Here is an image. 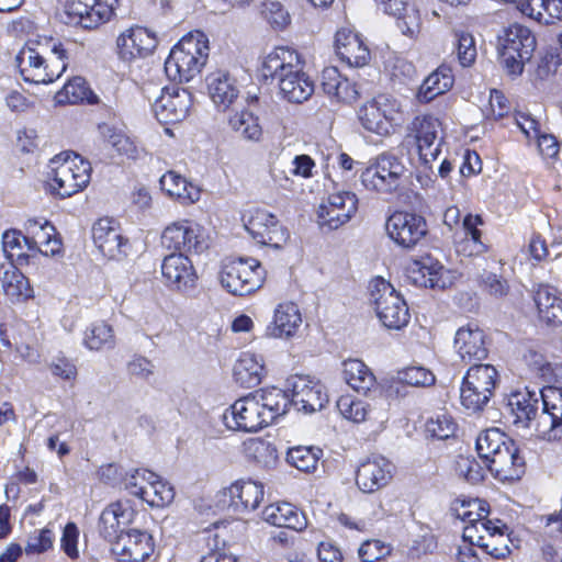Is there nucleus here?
<instances>
[{"label": "nucleus", "instance_id": "obj_7", "mask_svg": "<svg viewBox=\"0 0 562 562\" xmlns=\"http://www.w3.org/2000/svg\"><path fill=\"white\" fill-rule=\"evenodd\" d=\"M501 61L512 75L522 72L524 65L532 57L536 37L531 31L520 24H512L498 36Z\"/></svg>", "mask_w": 562, "mask_h": 562}, {"label": "nucleus", "instance_id": "obj_29", "mask_svg": "<svg viewBox=\"0 0 562 562\" xmlns=\"http://www.w3.org/2000/svg\"><path fill=\"white\" fill-rule=\"evenodd\" d=\"M336 53L349 66L362 67L370 59V50L360 35L350 29L342 27L335 36Z\"/></svg>", "mask_w": 562, "mask_h": 562}, {"label": "nucleus", "instance_id": "obj_9", "mask_svg": "<svg viewBox=\"0 0 562 562\" xmlns=\"http://www.w3.org/2000/svg\"><path fill=\"white\" fill-rule=\"evenodd\" d=\"M59 160L56 158L52 161L56 167L53 168L54 176L49 186L60 198H69L89 184L92 168L90 162L78 154H67L61 162Z\"/></svg>", "mask_w": 562, "mask_h": 562}, {"label": "nucleus", "instance_id": "obj_56", "mask_svg": "<svg viewBox=\"0 0 562 562\" xmlns=\"http://www.w3.org/2000/svg\"><path fill=\"white\" fill-rule=\"evenodd\" d=\"M477 283L483 292L495 299L504 297L509 292L507 280L491 271H483L479 276Z\"/></svg>", "mask_w": 562, "mask_h": 562}, {"label": "nucleus", "instance_id": "obj_45", "mask_svg": "<svg viewBox=\"0 0 562 562\" xmlns=\"http://www.w3.org/2000/svg\"><path fill=\"white\" fill-rule=\"evenodd\" d=\"M83 345L93 351L114 348L115 336L113 328L105 322L91 324L85 331Z\"/></svg>", "mask_w": 562, "mask_h": 562}, {"label": "nucleus", "instance_id": "obj_38", "mask_svg": "<svg viewBox=\"0 0 562 562\" xmlns=\"http://www.w3.org/2000/svg\"><path fill=\"white\" fill-rule=\"evenodd\" d=\"M161 189L182 204H193L200 200V189L175 171H168L160 178Z\"/></svg>", "mask_w": 562, "mask_h": 562}, {"label": "nucleus", "instance_id": "obj_11", "mask_svg": "<svg viewBox=\"0 0 562 562\" xmlns=\"http://www.w3.org/2000/svg\"><path fill=\"white\" fill-rule=\"evenodd\" d=\"M358 119L368 132L387 136L400 123L401 105L395 99L381 94L360 106Z\"/></svg>", "mask_w": 562, "mask_h": 562}, {"label": "nucleus", "instance_id": "obj_18", "mask_svg": "<svg viewBox=\"0 0 562 562\" xmlns=\"http://www.w3.org/2000/svg\"><path fill=\"white\" fill-rule=\"evenodd\" d=\"M160 269L164 283L171 291L187 293L195 288L198 274L187 255L171 254L166 256Z\"/></svg>", "mask_w": 562, "mask_h": 562}, {"label": "nucleus", "instance_id": "obj_41", "mask_svg": "<svg viewBox=\"0 0 562 562\" xmlns=\"http://www.w3.org/2000/svg\"><path fill=\"white\" fill-rule=\"evenodd\" d=\"M342 367L346 383L358 393L367 394L375 385V376L363 361L349 359Z\"/></svg>", "mask_w": 562, "mask_h": 562}, {"label": "nucleus", "instance_id": "obj_5", "mask_svg": "<svg viewBox=\"0 0 562 562\" xmlns=\"http://www.w3.org/2000/svg\"><path fill=\"white\" fill-rule=\"evenodd\" d=\"M266 271L255 258H235L223 261L220 281L224 289L234 295H248L259 290Z\"/></svg>", "mask_w": 562, "mask_h": 562}, {"label": "nucleus", "instance_id": "obj_2", "mask_svg": "<svg viewBox=\"0 0 562 562\" xmlns=\"http://www.w3.org/2000/svg\"><path fill=\"white\" fill-rule=\"evenodd\" d=\"M479 457L494 476L502 482L519 480L525 473V459L515 442L498 428L479 434L475 440Z\"/></svg>", "mask_w": 562, "mask_h": 562}, {"label": "nucleus", "instance_id": "obj_19", "mask_svg": "<svg viewBox=\"0 0 562 562\" xmlns=\"http://www.w3.org/2000/svg\"><path fill=\"white\" fill-rule=\"evenodd\" d=\"M414 140L417 146L419 160L429 165L437 159L441 147V123L431 115L417 116L413 121Z\"/></svg>", "mask_w": 562, "mask_h": 562}, {"label": "nucleus", "instance_id": "obj_30", "mask_svg": "<svg viewBox=\"0 0 562 562\" xmlns=\"http://www.w3.org/2000/svg\"><path fill=\"white\" fill-rule=\"evenodd\" d=\"M205 83L211 100L218 109H228L239 95L236 79L225 69L210 72L205 77Z\"/></svg>", "mask_w": 562, "mask_h": 562}, {"label": "nucleus", "instance_id": "obj_8", "mask_svg": "<svg viewBox=\"0 0 562 562\" xmlns=\"http://www.w3.org/2000/svg\"><path fill=\"white\" fill-rule=\"evenodd\" d=\"M498 373L492 364L475 363L469 368L460 387L462 406L476 413L490 402L496 387Z\"/></svg>", "mask_w": 562, "mask_h": 562}, {"label": "nucleus", "instance_id": "obj_33", "mask_svg": "<svg viewBox=\"0 0 562 562\" xmlns=\"http://www.w3.org/2000/svg\"><path fill=\"white\" fill-rule=\"evenodd\" d=\"M251 394L256 396L267 425L283 416L291 406L288 392L276 386L260 389Z\"/></svg>", "mask_w": 562, "mask_h": 562}, {"label": "nucleus", "instance_id": "obj_47", "mask_svg": "<svg viewBox=\"0 0 562 562\" xmlns=\"http://www.w3.org/2000/svg\"><path fill=\"white\" fill-rule=\"evenodd\" d=\"M117 4L119 0H93L92 2H87V14L80 21V26L91 30L108 22L113 14L114 7Z\"/></svg>", "mask_w": 562, "mask_h": 562}, {"label": "nucleus", "instance_id": "obj_62", "mask_svg": "<svg viewBox=\"0 0 562 562\" xmlns=\"http://www.w3.org/2000/svg\"><path fill=\"white\" fill-rule=\"evenodd\" d=\"M148 488L154 491L151 499L153 507H165L175 498L173 487L162 481L157 474H155V480H150Z\"/></svg>", "mask_w": 562, "mask_h": 562}, {"label": "nucleus", "instance_id": "obj_49", "mask_svg": "<svg viewBox=\"0 0 562 562\" xmlns=\"http://www.w3.org/2000/svg\"><path fill=\"white\" fill-rule=\"evenodd\" d=\"M228 124L233 131L248 140H259L262 135L258 119L247 110L236 112L229 116Z\"/></svg>", "mask_w": 562, "mask_h": 562}, {"label": "nucleus", "instance_id": "obj_25", "mask_svg": "<svg viewBox=\"0 0 562 562\" xmlns=\"http://www.w3.org/2000/svg\"><path fill=\"white\" fill-rule=\"evenodd\" d=\"M92 238L104 257L121 260L126 256L127 239L123 237L113 220H98L92 226Z\"/></svg>", "mask_w": 562, "mask_h": 562}, {"label": "nucleus", "instance_id": "obj_44", "mask_svg": "<svg viewBox=\"0 0 562 562\" xmlns=\"http://www.w3.org/2000/svg\"><path fill=\"white\" fill-rule=\"evenodd\" d=\"M2 286L12 300L23 302L33 297V289L29 279L15 266H12L3 272Z\"/></svg>", "mask_w": 562, "mask_h": 562}, {"label": "nucleus", "instance_id": "obj_34", "mask_svg": "<svg viewBox=\"0 0 562 562\" xmlns=\"http://www.w3.org/2000/svg\"><path fill=\"white\" fill-rule=\"evenodd\" d=\"M263 519L270 525L302 531L307 526L303 512L290 503L271 504L262 512Z\"/></svg>", "mask_w": 562, "mask_h": 562}, {"label": "nucleus", "instance_id": "obj_20", "mask_svg": "<svg viewBox=\"0 0 562 562\" xmlns=\"http://www.w3.org/2000/svg\"><path fill=\"white\" fill-rule=\"evenodd\" d=\"M223 419L229 429L245 432H254L268 426L252 394L235 401L224 413Z\"/></svg>", "mask_w": 562, "mask_h": 562}, {"label": "nucleus", "instance_id": "obj_57", "mask_svg": "<svg viewBox=\"0 0 562 562\" xmlns=\"http://www.w3.org/2000/svg\"><path fill=\"white\" fill-rule=\"evenodd\" d=\"M457 424L446 413L437 414L426 423V431L436 439L446 440L454 435Z\"/></svg>", "mask_w": 562, "mask_h": 562}, {"label": "nucleus", "instance_id": "obj_35", "mask_svg": "<svg viewBox=\"0 0 562 562\" xmlns=\"http://www.w3.org/2000/svg\"><path fill=\"white\" fill-rule=\"evenodd\" d=\"M452 512L457 518L468 524L463 529V539L473 543L479 522L488 515V504L477 498L457 501Z\"/></svg>", "mask_w": 562, "mask_h": 562}, {"label": "nucleus", "instance_id": "obj_63", "mask_svg": "<svg viewBox=\"0 0 562 562\" xmlns=\"http://www.w3.org/2000/svg\"><path fill=\"white\" fill-rule=\"evenodd\" d=\"M400 380L412 386H430L435 382V375L423 367H409L400 373Z\"/></svg>", "mask_w": 562, "mask_h": 562}, {"label": "nucleus", "instance_id": "obj_54", "mask_svg": "<svg viewBox=\"0 0 562 562\" xmlns=\"http://www.w3.org/2000/svg\"><path fill=\"white\" fill-rule=\"evenodd\" d=\"M89 89L86 81L81 77H75L64 85L63 89L56 93V101L58 103H79L88 100Z\"/></svg>", "mask_w": 562, "mask_h": 562}, {"label": "nucleus", "instance_id": "obj_13", "mask_svg": "<svg viewBox=\"0 0 562 562\" xmlns=\"http://www.w3.org/2000/svg\"><path fill=\"white\" fill-rule=\"evenodd\" d=\"M540 397L537 436L547 441H562V389L547 386L540 391Z\"/></svg>", "mask_w": 562, "mask_h": 562}, {"label": "nucleus", "instance_id": "obj_36", "mask_svg": "<svg viewBox=\"0 0 562 562\" xmlns=\"http://www.w3.org/2000/svg\"><path fill=\"white\" fill-rule=\"evenodd\" d=\"M265 363L261 356L252 352H243L236 360L233 376L243 387H254L261 383L265 375Z\"/></svg>", "mask_w": 562, "mask_h": 562}, {"label": "nucleus", "instance_id": "obj_64", "mask_svg": "<svg viewBox=\"0 0 562 562\" xmlns=\"http://www.w3.org/2000/svg\"><path fill=\"white\" fill-rule=\"evenodd\" d=\"M390 552V547L380 540H367L358 550L359 558L362 562H376L389 555Z\"/></svg>", "mask_w": 562, "mask_h": 562}, {"label": "nucleus", "instance_id": "obj_37", "mask_svg": "<svg viewBox=\"0 0 562 562\" xmlns=\"http://www.w3.org/2000/svg\"><path fill=\"white\" fill-rule=\"evenodd\" d=\"M322 88L327 95L340 102L350 103L359 97L358 86L348 78L342 77L335 67L323 70Z\"/></svg>", "mask_w": 562, "mask_h": 562}, {"label": "nucleus", "instance_id": "obj_52", "mask_svg": "<svg viewBox=\"0 0 562 562\" xmlns=\"http://www.w3.org/2000/svg\"><path fill=\"white\" fill-rule=\"evenodd\" d=\"M23 235L20 231L10 229L2 235V248L5 257L18 265L26 263L30 255L23 251Z\"/></svg>", "mask_w": 562, "mask_h": 562}, {"label": "nucleus", "instance_id": "obj_4", "mask_svg": "<svg viewBox=\"0 0 562 562\" xmlns=\"http://www.w3.org/2000/svg\"><path fill=\"white\" fill-rule=\"evenodd\" d=\"M209 50V40L203 32L189 33L171 49L165 63L166 74L173 80L190 81L201 72Z\"/></svg>", "mask_w": 562, "mask_h": 562}, {"label": "nucleus", "instance_id": "obj_17", "mask_svg": "<svg viewBox=\"0 0 562 562\" xmlns=\"http://www.w3.org/2000/svg\"><path fill=\"white\" fill-rule=\"evenodd\" d=\"M385 226L390 238L403 248L414 247L427 234L426 220L411 212L393 213Z\"/></svg>", "mask_w": 562, "mask_h": 562}, {"label": "nucleus", "instance_id": "obj_16", "mask_svg": "<svg viewBox=\"0 0 562 562\" xmlns=\"http://www.w3.org/2000/svg\"><path fill=\"white\" fill-rule=\"evenodd\" d=\"M192 106V94L188 89L177 86L165 87L155 99L151 108L156 119L162 124L183 121Z\"/></svg>", "mask_w": 562, "mask_h": 562}, {"label": "nucleus", "instance_id": "obj_21", "mask_svg": "<svg viewBox=\"0 0 562 562\" xmlns=\"http://www.w3.org/2000/svg\"><path fill=\"white\" fill-rule=\"evenodd\" d=\"M153 552V537L139 529L121 531L112 543V553L119 562H145Z\"/></svg>", "mask_w": 562, "mask_h": 562}, {"label": "nucleus", "instance_id": "obj_58", "mask_svg": "<svg viewBox=\"0 0 562 562\" xmlns=\"http://www.w3.org/2000/svg\"><path fill=\"white\" fill-rule=\"evenodd\" d=\"M337 407L344 418L353 423L364 422L369 412L368 405L364 402L355 400L351 396H341L337 401Z\"/></svg>", "mask_w": 562, "mask_h": 562}, {"label": "nucleus", "instance_id": "obj_14", "mask_svg": "<svg viewBox=\"0 0 562 562\" xmlns=\"http://www.w3.org/2000/svg\"><path fill=\"white\" fill-rule=\"evenodd\" d=\"M288 390L291 392L290 403L299 412L305 414L315 413L328 403V395L324 385L310 375H293L286 380Z\"/></svg>", "mask_w": 562, "mask_h": 562}, {"label": "nucleus", "instance_id": "obj_32", "mask_svg": "<svg viewBox=\"0 0 562 562\" xmlns=\"http://www.w3.org/2000/svg\"><path fill=\"white\" fill-rule=\"evenodd\" d=\"M533 301L542 323L549 326L562 325V296L557 289L540 284L535 292Z\"/></svg>", "mask_w": 562, "mask_h": 562}, {"label": "nucleus", "instance_id": "obj_61", "mask_svg": "<svg viewBox=\"0 0 562 562\" xmlns=\"http://www.w3.org/2000/svg\"><path fill=\"white\" fill-rule=\"evenodd\" d=\"M327 203H322L318 207V224L322 227H327L330 231L337 229L351 220L345 213L337 211L334 207H328Z\"/></svg>", "mask_w": 562, "mask_h": 562}, {"label": "nucleus", "instance_id": "obj_15", "mask_svg": "<svg viewBox=\"0 0 562 562\" xmlns=\"http://www.w3.org/2000/svg\"><path fill=\"white\" fill-rule=\"evenodd\" d=\"M244 226L257 243L273 248H281L289 237L277 217L262 209L249 211L244 216Z\"/></svg>", "mask_w": 562, "mask_h": 562}, {"label": "nucleus", "instance_id": "obj_1", "mask_svg": "<svg viewBox=\"0 0 562 562\" xmlns=\"http://www.w3.org/2000/svg\"><path fill=\"white\" fill-rule=\"evenodd\" d=\"M262 76L278 81L279 93L290 103H303L314 93L315 85L304 71L300 54L289 47H277L262 61Z\"/></svg>", "mask_w": 562, "mask_h": 562}, {"label": "nucleus", "instance_id": "obj_23", "mask_svg": "<svg viewBox=\"0 0 562 562\" xmlns=\"http://www.w3.org/2000/svg\"><path fill=\"white\" fill-rule=\"evenodd\" d=\"M393 464L382 456L361 461L356 471V484L363 493H373L386 486L393 476Z\"/></svg>", "mask_w": 562, "mask_h": 562}, {"label": "nucleus", "instance_id": "obj_12", "mask_svg": "<svg viewBox=\"0 0 562 562\" xmlns=\"http://www.w3.org/2000/svg\"><path fill=\"white\" fill-rule=\"evenodd\" d=\"M161 245L177 254H201L209 248V236L202 225L191 220H180L165 227Z\"/></svg>", "mask_w": 562, "mask_h": 562}, {"label": "nucleus", "instance_id": "obj_50", "mask_svg": "<svg viewBox=\"0 0 562 562\" xmlns=\"http://www.w3.org/2000/svg\"><path fill=\"white\" fill-rule=\"evenodd\" d=\"M245 452L249 459H252L262 467H271L278 460L276 447L261 438H252L246 441Z\"/></svg>", "mask_w": 562, "mask_h": 562}, {"label": "nucleus", "instance_id": "obj_27", "mask_svg": "<svg viewBox=\"0 0 562 562\" xmlns=\"http://www.w3.org/2000/svg\"><path fill=\"white\" fill-rule=\"evenodd\" d=\"M540 406V392L537 393L528 389L512 393L507 403L513 424L524 428L533 426L536 429Z\"/></svg>", "mask_w": 562, "mask_h": 562}, {"label": "nucleus", "instance_id": "obj_31", "mask_svg": "<svg viewBox=\"0 0 562 562\" xmlns=\"http://www.w3.org/2000/svg\"><path fill=\"white\" fill-rule=\"evenodd\" d=\"M445 267L431 257L415 260L407 267L408 280L413 284L424 288L445 289Z\"/></svg>", "mask_w": 562, "mask_h": 562}, {"label": "nucleus", "instance_id": "obj_60", "mask_svg": "<svg viewBox=\"0 0 562 562\" xmlns=\"http://www.w3.org/2000/svg\"><path fill=\"white\" fill-rule=\"evenodd\" d=\"M326 203L329 205L328 207H334L349 217H352L358 211V198L351 191L331 193Z\"/></svg>", "mask_w": 562, "mask_h": 562}, {"label": "nucleus", "instance_id": "obj_53", "mask_svg": "<svg viewBox=\"0 0 562 562\" xmlns=\"http://www.w3.org/2000/svg\"><path fill=\"white\" fill-rule=\"evenodd\" d=\"M482 224L480 215L467 214L463 218L462 226L465 235L469 238L463 243V248L460 251H465L467 246H471L469 256L480 255L485 251L486 246L481 240V231L477 228Z\"/></svg>", "mask_w": 562, "mask_h": 562}, {"label": "nucleus", "instance_id": "obj_51", "mask_svg": "<svg viewBox=\"0 0 562 562\" xmlns=\"http://www.w3.org/2000/svg\"><path fill=\"white\" fill-rule=\"evenodd\" d=\"M322 450L315 447H294L289 449L288 462L303 472H312L316 469Z\"/></svg>", "mask_w": 562, "mask_h": 562}, {"label": "nucleus", "instance_id": "obj_22", "mask_svg": "<svg viewBox=\"0 0 562 562\" xmlns=\"http://www.w3.org/2000/svg\"><path fill=\"white\" fill-rule=\"evenodd\" d=\"M155 33L143 26H132L116 40V52L124 61H132L150 55L157 46Z\"/></svg>", "mask_w": 562, "mask_h": 562}, {"label": "nucleus", "instance_id": "obj_6", "mask_svg": "<svg viewBox=\"0 0 562 562\" xmlns=\"http://www.w3.org/2000/svg\"><path fill=\"white\" fill-rule=\"evenodd\" d=\"M370 296L376 316L386 328L401 329L408 324V306L390 282L374 278L370 282Z\"/></svg>", "mask_w": 562, "mask_h": 562}, {"label": "nucleus", "instance_id": "obj_24", "mask_svg": "<svg viewBox=\"0 0 562 562\" xmlns=\"http://www.w3.org/2000/svg\"><path fill=\"white\" fill-rule=\"evenodd\" d=\"M453 347L465 363L481 362L488 356L486 335L475 324H468L456 331Z\"/></svg>", "mask_w": 562, "mask_h": 562}, {"label": "nucleus", "instance_id": "obj_48", "mask_svg": "<svg viewBox=\"0 0 562 562\" xmlns=\"http://www.w3.org/2000/svg\"><path fill=\"white\" fill-rule=\"evenodd\" d=\"M117 4L119 0H93L92 2H87V14L80 21V26L91 30L108 22L113 14L114 7Z\"/></svg>", "mask_w": 562, "mask_h": 562}, {"label": "nucleus", "instance_id": "obj_40", "mask_svg": "<svg viewBox=\"0 0 562 562\" xmlns=\"http://www.w3.org/2000/svg\"><path fill=\"white\" fill-rule=\"evenodd\" d=\"M25 226L27 233L36 237V241L41 245L40 254L55 256L61 251V241L56 234V228L48 221L29 220Z\"/></svg>", "mask_w": 562, "mask_h": 562}, {"label": "nucleus", "instance_id": "obj_43", "mask_svg": "<svg viewBox=\"0 0 562 562\" xmlns=\"http://www.w3.org/2000/svg\"><path fill=\"white\" fill-rule=\"evenodd\" d=\"M274 326L270 335L273 337H291L302 324L300 310L294 303L280 304L274 313Z\"/></svg>", "mask_w": 562, "mask_h": 562}, {"label": "nucleus", "instance_id": "obj_10", "mask_svg": "<svg viewBox=\"0 0 562 562\" xmlns=\"http://www.w3.org/2000/svg\"><path fill=\"white\" fill-rule=\"evenodd\" d=\"M405 172V166L391 153L380 154L361 172L362 186L372 192L389 194L395 192Z\"/></svg>", "mask_w": 562, "mask_h": 562}, {"label": "nucleus", "instance_id": "obj_55", "mask_svg": "<svg viewBox=\"0 0 562 562\" xmlns=\"http://www.w3.org/2000/svg\"><path fill=\"white\" fill-rule=\"evenodd\" d=\"M261 14L274 30L285 29L291 21L288 10L279 1H263L261 3Z\"/></svg>", "mask_w": 562, "mask_h": 562}, {"label": "nucleus", "instance_id": "obj_28", "mask_svg": "<svg viewBox=\"0 0 562 562\" xmlns=\"http://www.w3.org/2000/svg\"><path fill=\"white\" fill-rule=\"evenodd\" d=\"M135 512L127 502H115L106 506L99 519L100 535L108 541L114 542L121 531L134 520Z\"/></svg>", "mask_w": 562, "mask_h": 562}, {"label": "nucleus", "instance_id": "obj_46", "mask_svg": "<svg viewBox=\"0 0 562 562\" xmlns=\"http://www.w3.org/2000/svg\"><path fill=\"white\" fill-rule=\"evenodd\" d=\"M117 4L119 0H93L92 2H87V14L80 21V26L91 30L108 22L113 14L114 7Z\"/></svg>", "mask_w": 562, "mask_h": 562}, {"label": "nucleus", "instance_id": "obj_3", "mask_svg": "<svg viewBox=\"0 0 562 562\" xmlns=\"http://www.w3.org/2000/svg\"><path fill=\"white\" fill-rule=\"evenodd\" d=\"M66 59L63 44L50 40L46 46L29 42L15 56V64L24 81L40 85L58 79L67 68Z\"/></svg>", "mask_w": 562, "mask_h": 562}, {"label": "nucleus", "instance_id": "obj_42", "mask_svg": "<svg viewBox=\"0 0 562 562\" xmlns=\"http://www.w3.org/2000/svg\"><path fill=\"white\" fill-rule=\"evenodd\" d=\"M519 10L539 23L551 24L562 19V0H527L520 2Z\"/></svg>", "mask_w": 562, "mask_h": 562}, {"label": "nucleus", "instance_id": "obj_26", "mask_svg": "<svg viewBox=\"0 0 562 562\" xmlns=\"http://www.w3.org/2000/svg\"><path fill=\"white\" fill-rule=\"evenodd\" d=\"M263 485L255 481H237L223 492V504L235 513L255 510L263 499Z\"/></svg>", "mask_w": 562, "mask_h": 562}, {"label": "nucleus", "instance_id": "obj_59", "mask_svg": "<svg viewBox=\"0 0 562 562\" xmlns=\"http://www.w3.org/2000/svg\"><path fill=\"white\" fill-rule=\"evenodd\" d=\"M457 57L462 67L471 66L476 58L474 37L464 32L456 33Z\"/></svg>", "mask_w": 562, "mask_h": 562}, {"label": "nucleus", "instance_id": "obj_39", "mask_svg": "<svg viewBox=\"0 0 562 562\" xmlns=\"http://www.w3.org/2000/svg\"><path fill=\"white\" fill-rule=\"evenodd\" d=\"M452 70L448 66H440L431 72L422 83L417 99L422 103H428L436 97L446 93L453 86Z\"/></svg>", "mask_w": 562, "mask_h": 562}]
</instances>
